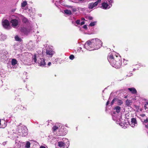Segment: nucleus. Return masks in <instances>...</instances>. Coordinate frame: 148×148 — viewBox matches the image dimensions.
<instances>
[{
	"label": "nucleus",
	"mask_w": 148,
	"mask_h": 148,
	"mask_svg": "<svg viewBox=\"0 0 148 148\" xmlns=\"http://www.w3.org/2000/svg\"><path fill=\"white\" fill-rule=\"evenodd\" d=\"M107 59L113 67L118 69L121 66L122 59L121 57L118 54L113 56L112 54H110L108 56Z\"/></svg>",
	"instance_id": "1"
},
{
	"label": "nucleus",
	"mask_w": 148,
	"mask_h": 148,
	"mask_svg": "<svg viewBox=\"0 0 148 148\" xmlns=\"http://www.w3.org/2000/svg\"><path fill=\"white\" fill-rule=\"evenodd\" d=\"M95 40H92L90 41L88 40L85 43L84 47L86 49L90 51L94 50L93 48V43L95 42Z\"/></svg>",
	"instance_id": "2"
},
{
	"label": "nucleus",
	"mask_w": 148,
	"mask_h": 148,
	"mask_svg": "<svg viewBox=\"0 0 148 148\" xmlns=\"http://www.w3.org/2000/svg\"><path fill=\"white\" fill-rule=\"evenodd\" d=\"M27 134V130L25 128L21 127L18 130V135L22 137L25 136Z\"/></svg>",
	"instance_id": "3"
},
{
	"label": "nucleus",
	"mask_w": 148,
	"mask_h": 148,
	"mask_svg": "<svg viewBox=\"0 0 148 148\" xmlns=\"http://www.w3.org/2000/svg\"><path fill=\"white\" fill-rule=\"evenodd\" d=\"M92 40H95V42L93 43V48L94 49L96 48H99L100 47V46L101 44V42L100 40L97 39H93Z\"/></svg>",
	"instance_id": "4"
},
{
	"label": "nucleus",
	"mask_w": 148,
	"mask_h": 148,
	"mask_svg": "<svg viewBox=\"0 0 148 148\" xmlns=\"http://www.w3.org/2000/svg\"><path fill=\"white\" fill-rule=\"evenodd\" d=\"M10 25L9 22L8 20L7 19L3 20L2 25L4 28L6 29H9Z\"/></svg>",
	"instance_id": "5"
},
{
	"label": "nucleus",
	"mask_w": 148,
	"mask_h": 148,
	"mask_svg": "<svg viewBox=\"0 0 148 148\" xmlns=\"http://www.w3.org/2000/svg\"><path fill=\"white\" fill-rule=\"evenodd\" d=\"M45 59L43 58H40L38 61V63L39 66H44L46 64L45 62Z\"/></svg>",
	"instance_id": "6"
},
{
	"label": "nucleus",
	"mask_w": 148,
	"mask_h": 148,
	"mask_svg": "<svg viewBox=\"0 0 148 148\" xmlns=\"http://www.w3.org/2000/svg\"><path fill=\"white\" fill-rule=\"evenodd\" d=\"M68 144L66 143H64L62 141L58 142V146L60 147L61 148H67Z\"/></svg>",
	"instance_id": "7"
},
{
	"label": "nucleus",
	"mask_w": 148,
	"mask_h": 148,
	"mask_svg": "<svg viewBox=\"0 0 148 148\" xmlns=\"http://www.w3.org/2000/svg\"><path fill=\"white\" fill-rule=\"evenodd\" d=\"M10 22L12 23L13 27H16L18 24V21L16 19H13Z\"/></svg>",
	"instance_id": "8"
},
{
	"label": "nucleus",
	"mask_w": 148,
	"mask_h": 148,
	"mask_svg": "<svg viewBox=\"0 0 148 148\" xmlns=\"http://www.w3.org/2000/svg\"><path fill=\"white\" fill-rule=\"evenodd\" d=\"M21 32L25 34H27L29 32L28 30L25 27H21Z\"/></svg>",
	"instance_id": "9"
},
{
	"label": "nucleus",
	"mask_w": 148,
	"mask_h": 148,
	"mask_svg": "<svg viewBox=\"0 0 148 148\" xmlns=\"http://www.w3.org/2000/svg\"><path fill=\"white\" fill-rule=\"evenodd\" d=\"M54 51H52L51 49H49L46 50V53L47 55L52 56L54 54Z\"/></svg>",
	"instance_id": "10"
},
{
	"label": "nucleus",
	"mask_w": 148,
	"mask_h": 148,
	"mask_svg": "<svg viewBox=\"0 0 148 148\" xmlns=\"http://www.w3.org/2000/svg\"><path fill=\"white\" fill-rule=\"evenodd\" d=\"M128 89L132 94H135L137 93V90L134 88H128Z\"/></svg>",
	"instance_id": "11"
},
{
	"label": "nucleus",
	"mask_w": 148,
	"mask_h": 148,
	"mask_svg": "<svg viewBox=\"0 0 148 148\" xmlns=\"http://www.w3.org/2000/svg\"><path fill=\"white\" fill-rule=\"evenodd\" d=\"M101 5L102 8L104 9H106L109 6L108 4L105 2L101 4Z\"/></svg>",
	"instance_id": "12"
},
{
	"label": "nucleus",
	"mask_w": 148,
	"mask_h": 148,
	"mask_svg": "<svg viewBox=\"0 0 148 148\" xmlns=\"http://www.w3.org/2000/svg\"><path fill=\"white\" fill-rule=\"evenodd\" d=\"M121 109L120 107L119 106H116L114 108V110H116V111L117 113H119L120 112Z\"/></svg>",
	"instance_id": "13"
},
{
	"label": "nucleus",
	"mask_w": 148,
	"mask_h": 148,
	"mask_svg": "<svg viewBox=\"0 0 148 148\" xmlns=\"http://www.w3.org/2000/svg\"><path fill=\"white\" fill-rule=\"evenodd\" d=\"M14 38L15 40L16 41H19L20 42L22 41V39L20 38L18 35H16L15 36Z\"/></svg>",
	"instance_id": "14"
},
{
	"label": "nucleus",
	"mask_w": 148,
	"mask_h": 148,
	"mask_svg": "<svg viewBox=\"0 0 148 148\" xmlns=\"http://www.w3.org/2000/svg\"><path fill=\"white\" fill-rule=\"evenodd\" d=\"M17 63V61L15 59H13L12 61V65L14 66Z\"/></svg>",
	"instance_id": "15"
},
{
	"label": "nucleus",
	"mask_w": 148,
	"mask_h": 148,
	"mask_svg": "<svg viewBox=\"0 0 148 148\" xmlns=\"http://www.w3.org/2000/svg\"><path fill=\"white\" fill-rule=\"evenodd\" d=\"M116 101H117V103L118 104V105L119 106L121 105L123 103V101L121 99H119L117 98V100H116Z\"/></svg>",
	"instance_id": "16"
},
{
	"label": "nucleus",
	"mask_w": 148,
	"mask_h": 148,
	"mask_svg": "<svg viewBox=\"0 0 148 148\" xmlns=\"http://www.w3.org/2000/svg\"><path fill=\"white\" fill-rule=\"evenodd\" d=\"M64 12L65 13L69 15H71V12L70 10H64Z\"/></svg>",
	"instance_id": "17"
},
{
	"label": "nucleus",
	"mask_w": 148,
	"mask_h": 148,
	"mask_svg": "<svg viewBox=\"0 0 148 148\" xmlns=\"http://www.w3.org/2000/svg\"><path fill=\"white\" fill-rule=\"evenodd\" d=\"M132 101L131 100H127L126 101V105L127 106H129L130 105V103H132Z\"/></svg>",
	"instance_id": "18"
},
{
	"label": "nucleus",
	"mask_w": 148,
	"mask_h": 148,
	"mask_svg": "<svg viewBox=\"0 0 148 148\" xmlns=\"http://www.w3.org/2000/svg\"><path fill=\"white\" fill-rule=\"evenodd\" d=\"M94 7L93 6L92 3H90L88 5V8L89 9H91Z\"/></svg>",
	"instance_id": "19"
},
{
	"label": "nucleus",
	"mask_w": 148,
	"mask_h": 148,
	"mask_svg": "<svg viewBox=\"0 0 148 148\" xmlns=\"http://www.w3.org/2000/svg\"><path fill=\"white\" fill-rule=\"evenodd\" d=\"M129 63V61L124 59L123 60V64L124 65H125Z\"/></svg>",
	"instance_id": "20"
},
{
	"label": "nucleus",
	"mask_w": 148,
	"mask_h": 148,
	"mask_svg": "<svg viewBox=\"0 0 148 148\" xmlns=\"http://www.w3.org/2000/svg\"><path fill=\"white\" fill-rule=\"evenodd\" d=\"M131 122L132 123H133L134 125L137 123L136 119L134 118L132 119Z\"/></svg>",
	"instance_id": "21"
},
{
	"label": "nucleus",
	"mask_w": 148,
	"mask_h": 148,
	"mask_svg": "<svg viewBox=\"0 0 148 148\" xmlns=\"http://www.w3.org/2000/svg\"><path fill=\"white\" fill-rule=\"evenodd\" d=\"M27 4V2L26 1H23L22 3H21V6L22 7H25L26 6V5Z\"/></svg>",
	"instance_id": "22"
},
{
	"label": "nucleus",
	"mask_w": 148,
	"mask_h": 148,
	"mask_svg": "<svg viewBox=\"0 0 148 148\" xmlns=\"http://www.w3.org/2000/svg\"><path fill=\"white\" fill-rule=\"evenodd\" d=\"M22 22L24 23H26L28 22V20L25 17H23L22 19Z\"/></svg>",
	"instance_id": "23"
},
{
	"label": "nucleus",
	"mask_w": 148,
	"mask_h": 148,
	"mask_svg": "<svg viewBox=\"0 0 148 148\" xmlns=\"http://www.w3.org/2000/svg\"><path fill=\"white\" fill-rule=\"evenodd\" d=\"M30 143L29 142H27L26 143L25 147L26 148H29L30 147Z\"/></svg>",
	"instance_id": "24"
},
{
	"label": "nucleus",
	"mask_w": 148,
	"mask_h": 148,
	"mask_svg": "<svg viewBox=\"0 0 148 148\" xmlns=\"http://www.w3.org/2000/svg\"><path fill=\"white\" fill-rule=\"evenodd\" d=\"M58 128V127L56 126H54L53 127V131L55 132L56 130Z\"/></svg>",
	"instance_id": "25"
},
{
	"label": "nucleus",
	"mask_w": 148,
	"mask_h": 148,
	"mask_svg": "<svg viewBox=\"0 0 148 148\" xmlns=\"http://www.w3.org/2000/svg\"><path fill=\"white\" fill-rule=\"evenodd\" d=\"M117 98H114V99L112 100V101H111V105H112L114 102V101H116V100H117Z\"/></svg>",
	"instance_id": "26"
},
{
	"label": "nucleus",
	"mask_w": 148,
	"mask_h": 148,
	"mask_svg": "<svg viewBox=\"0 0 148 148\" xmlns=\"http://www.w3.org/2000/svg\"><path fill=\"white\" fill-rule=\"evenodd\" d=\"M95 22H91L89 24V25L90 26H93L95 25Z\"/></svg>",
	"instance_id": "27"
},
{
	"label": "nucleus",
	"mask_w": 148,
	"mask_h": 148,
	"mask_svg": "<svg viewBox=\"0 0 148 148\" xmlns=\"http://www.w3.org/2000/svg\"><path fill=\"white\" fill-rule=\"evenodd\" d=\"M33 60L35 62L37 63L36 56L35 55L34 56V58H33Z\"/></svg>",
	"instance_id": "28"
},
{
	"label": "nucleus",
	"mask_w": 148,
	"mask_h": 148,
	"mask_svg": "<svg viewBox=\"0 0 148 148\" xmlns=\"http://www.w3.org/2000/svg\"><path fill=\"white\" fill-rule=\"evenodd\" d=\"M74 56L73 55H71L69 56V58L71 60H73L74 58Z\"/></svg>",
	"instance_id": "29"
},
{
	"label": "nucleus",
	"mask_w": 148,
	"mask_h": 148,
	"mask_svg": "<svg viewBox=\"0 0 148 148\" xmlns=\"http://www.w3.org/2000/svg\"><path fill=\"white\" fill-rule=\"evenodd\" d=\"M143 123H148V118H147L146 119H144Z\"/></svg>",
	"instance_id": "30"
},
{
	"label": "nucleus",
	"mask_w": 148,
	"mask_h": 148,
	"mask_svg": "<svg viewBox=\"0 0 148 148\" xmlns=\"http://www.w3.org/2000/svg\"><path fill=\"white\" fill-rule=\"evenodd\" d=\"M98 3L96 1L94 3H93V5L94 7L96 6L98 4Z\"/></svg>",
	"instance_id": "31"
},
{
	"label": "nucleus",
	"mask_w": 148,
	"mask_h": 148,
	"mask_svg": "<svg viewBox=\"0 0 148 148\" xmlns=\"http://www.w3.org/2000/svg\"><path fill=\"white\" fill-rule=\"evenodd\" d=\"M80 20H77L76 21V23L78 25L80 24Z\"/></svg>",
	"instance_id": "32"
},
{
	"label": "nucleus",
	"mask_w": 148,
	"mask_h": 148,
	"mask_svg": "<svg viewBox=\"0 0 148 148\" xmlns=\"http://www.w3.org/2000/svg\"><path fill=\"white\" fill-rule=\"evenodd\" d=\"M108 1L109 3V4H111L113 2V0H108Z\"/></svg>",
	"instance_id": "33"
},
{
	"label": "nucleus",
	"mask_w": 148,
	"mask_h": 148,
	"mask_svg": "<svg viewBox=\"0 0 148 148\" xmlns=\"http://www.w3.org/2000/svg\"><path fill=\"white\" fill-rule=\"evenodd\" d=\"M89 20H92L93 19V17L92 16H89L87 18Z\"/></svg>",
	"instance_id": "34"
},
{
	"label": "nucleus",
	"mask_w": 148,
	"mask_h": 148,
	"mask_svg": "<svg viewBox=\"0 0 148 148\" xmlns=\"http://www.w3.org/2000/svg\"><path fill=\"white\" fill-rule=\"evenodd\" d=\"M83 28L85 29H88L86 25H84Z\"/></svg>",
	"instance_id": "35"
},
{
	"label": "nucleus",
	"mask_w": 148,
	"mask_h": 148,
	"mask_svg": "<svg viewBox=\"0 0 148 148\" xmlns=\"http://www.w3.org/2000/svg\"><path fill=\"white\" fill-rule=\"evenodd\" d=\"M84 23H85L84 22V21H82V22H81L80 24H81V25H83L84 24Z\"/></svg>",
	"instance_id": "36"
},
{
	"label": "nucleus",
	"mask_w": 148,
	"mask_h": 148,
	"mask_svg": "<svg viewBox=\"0 0 148 148\" xmlns=\"http://www.w3.org/2000/svg\"><path fill=\"white\" fill-rule=\"evenodd\" d=\"M51 63L50 62H49L48 63V65L49 66H50L51 65Z\"/></svg>",
	"instance_id": "37"
},
{
	"label": "nucleus",
	"mask_w": 148,
	"mask_h": 148,
	"mask_svg": "<svg viewBox=\"0 0 148 148\" xmlns=\"http://www.w3.org/2000/svg\"><path fill=\"white\" fill-rule=\"evenodd\" d=\"M109 101H108L106 103V106L108 105V104H109Z\"/></svg>",
	"instance_id": "38"
},
{
	"label": "nucleus",
	"mask_w": 148,
	"mask_h": 148,
	"mask_svg": "<svg viewBox=\"0 0 148 148\" xmlns=\"http://www.w3.org/2000/svg\"><path fill=\"white\" fill-rule=\"evenodd\" d=\"M145 127L147 128H148V123L147 125H145Z\"/></svg>",
	"instance_id": "39"
},
{
	"label": "nucleus",
	"mask_w": 148,
	"mask_h": 148,
	"mask_svg": "<svg viewBox=\"0 0 148 148\" xmlns=\"http://www.w3.org/2000/svg\"><path fill=\"white\" fill-rule=\"evenodd\" d=\"M141 116L142 117H143L145 116V114H142L141 115Z\"/></svg>",
	"instance_id": "40"
},
{
	"label": "nucleus",
	"mask_w": 148,
	"mask_h": 148,
	"mask_svg": "<svg viewBox=\"0 0 148 148\" xmlns=\"http://www.w3.org/2000/svg\"><path fill=\"white\" fill-rule=\"evenodd\" d=\"M40 148H45V147L44 146H41Z\"/></svg>",
	"instance_id": "41"
},
{
	"label": "nucleus",
	"mask_w": 148,
	"mask_h": 148,
	"mask_svg": "<svg viewBox=\"0 0 148 148\" xmlns=\"http://www.w3.org/2000/svg\"><path fill=\"white\" fill-rule=\"evenodd\" d=\"M101 1V0H97V1H96L97 2H98V3H99V2H100Z\"/></svg>",
	"instance_id": "42"
},
{
	"label": "nucleus",
	"mask_w": 148,
	"mask_h": 148,
	"mask_svg": "<svg viewBox=\"0 0 148 148\" xmlns=\"http://www.w3.org/2000/svg\"><path fill=\"white\" fill-rule=\"evenodd\" d=\"M82 20H85V18H82Z\"/></svg>",
	"instance_id": "43"
},
{
	"label": "nucleus",
	"mask_w": 148,
	"mask_h": 148,
	"mask_svg": "<svg viewBox=\"0 0 148 148\" xmlns=\"http://www.w3.org/2000/svg\"><path fill=\"white\" fill-rule=\"evenodd\" d=\"M79 1H83L84 0H79Z\"/></svg>",
	"instance_id": "44"
},
{
	"label": "nucleus",
	"mask_w": 148,
	"mask_h": 148,
	"mask_svg": "<svg viewBox=\"0 0 148 148\" xmlns=\"http://www.w3.org/2000/svg\"><path fill=\"white\" fill-rule=\"evenodd\" d=\"M146 104H145V106H144V108H145V109H146Z\"/></svg>",
	"instance_id": "45"
},
{
	"label": "nucleus",
	"mask_w": 148,
	"mask_h": 148,
	"mask_svg": "<svg viewBox=\"0 0 148 148\" xmlns=\"http://www.w3.org/2000/svg\"><path fill=\"white\" fill-rule=\"evenodd\" d=\"M146 104V105H147L148 104V102H146V104Z\"/></svg>",
	"instance_id": "46"
},
{
	"label": "nucleus",
	"mask_w": 148,
	"mask_h": 148,
	"mask_svg": "<svg viewBox=\"0 0 148 148\" xmlns=\"http://www.w3.org/2000/svg\"><path fill=\"white\" fill-rule=\"evenodd\" d=\"M127 96H125V97L124 98H127Z\"/></svg>",
	"instance_id": "47"
},
{
	"label": "nucleus",
	"mask_w": 148,
	"mask_h": 148,
	"mask_svg": "<svg viewBox=\"0 0 148 148\" xmlns=\"http://www.w3.org/2000/svg\"><path fill=\"white\" fill-rule=\"evenodd\" d=\"M56 76V75H55V76Z\"/></svg>",
	"instance_id": "48"
},
{
	"label": "nucleus",
	"mask_w": 148,
	"mask_h": 148,
	"mask_svg": "<svg viewBox=\"0 0 148 148\" xmlns=\"http://www.w3.org/2000/svg\"><path fill=\"white\" fill-rule=\"evenodd\" d=\"M147 134H148V132H147Z\"/></svg>",
	"instance_id": "49"
}]
</instances>
